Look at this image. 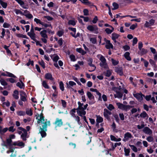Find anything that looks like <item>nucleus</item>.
I'll return each mask as SVG.
<instances>
[{
    "label": "nucleus",
    "mask_w": 157,
    "mask_h": 157,
    "mask_svg": "<svg viewBox=\"0 0 157 157\" xmlns=\"http://www.w3.org/2000/svg\"><path fill=\"white\" fill-rule=\"evenodd\" d=\"M36 119L37 120V122L40 125L44 122L48 121L47 119H45L44 117L42 114H37L36 115Z\"/></svg>",
    "instance_id": "1"
},
{
    "label": "nucleus",
    "mask_w": 157,
    "mask_h": 157,
    "mask_svg": "<svg viewBox=\"0 0 157 157\" xmlns=\"http://www.w3.org/2000/svg\"><path fill=\"white\" fill-rule=\"evenodd\" d=\"M87 29L89 31L95 34L99 33L98 29L95 25H89L87 27Z\"/></svg>",
    "instance_id": "2"
},
{
    "label": "nucleus",
    "mask_w": 157,
    "mask_h": 157,
    "mask_svg": "<svg viewBox=\"0 0 157 157\" xmlns=\"http://www.w3.org/2000/svg\"><path fill=\"white\" fill-rule=\"evenodd\" d=\"M12 142V140L10 138H8L6 139V141L5 144V146L9 148L10 150L7 151L8 153L10 152H12L13 151L14 149L12 148L11 142Z\"/></svg>",
    "instance_id": "3"
},
{
    "label": "nucleus",
    "mask_w": 157,
    "mask_h": 157,
    "mask_svg": "<svg viewBox=\"0 0 157 157\" xmlns=\"http://www.w3.org/2000/svg\"><path fill=\"white\" fill-rule=\"evenodd\" d=\"M46 33L47 31L45 30L42 31L40 33V34L42 37L41 38V40L45 44L47 43V39L48 38Z\"/></svg>",
    "instance_id": "4"
},
{
    "label": "nucleus",
    "mask_w": 157,
    "mask_h": 157,
    "mask_svg": "<svg viewBox=\"0 0 157 157\" xmlns=\"http://www.w3.org/2000/svg\"><path fill=\"white\" fill-rule=\"evenodd\" d=\"M87 95L90 100L89 104L90 105H92L94 103V97L93 95L90 92L88 91L87 93Z\"/></svg>",
    "instance_id": "5"
},
{
    "label": "nucleus",
    "mask_w": 157,
    "mask_h": 157,
    "mask_svg": "<svg viewBox=\"0 0 157 157\" xmlns=\"http://www.w3.org/2000/svg\"><path fill=\"white\" fill-rule=\"evenodd\" d=\"M19 129L22 131L23 132V133L21 135V138L23 140H26L28 134L26 130L21 127H20Z\"/></svg>",
    "instance_id": "6"
},
{
    "label": "nucleus",
    "mask_w": 157,
    "mask_h": 157,
    "mask_svg": "<svg viewBox=\"0 0 157 157\" xmlns=\"http://www.w3.org/2000/svg\"><path fill=\"white\" fill-rule=\"evenodd\" d=\"M133 138V137L132 134L130 132H127L124 134L123 141L126 142Z\"/></svg>",
    "instance_id": "7"
},
{
    "label": "nucleus",
    "mask_w": 157,
    "mask_h": 157,
    "mask_svg": "<svg viewBox=\"0 0 157 157\" xmlns=\"http://www.w3.org/2000/svg\"><path fill=\"white\" fill-rule=\"evenodd\" d=\"M112 114V113L108 109H104V112L103 115L106 118V119L109 121L110 120V117L109 115Z\"/></svg>",
    "instance_id": "8"
},
{
    "label": "nucleus",
    "mask_w": 157,
    "mask_h": 157,
    "mask_svg": "<svg viewBox=\"0 0 157 157\" xmlns=\"http://www.w3.org/2000/svg\"><path fill=\"white\" fill-rule=\"evenodd\" d=\"M133 95L134 97L140 101H142L143 99V97H145L144 95H143L141 93L133 94Z\"/></svg>",
    "instance_id": "9"
},
{
    "label": "nucleus",
    "mask_w": 157,
    "mask_h": 157,
    "mask_svg": "<svg viewBox=\"0 0 157 157\" xmlns=\"http://www.w3.org/2000/svg\"><path fill=\"white\" fill-rule=\"evenodd\" d=\"M46 122H44L43 123H42V124L40 125V127H41L42 128H43L45 131L47 130V128L48 126H50V121H46Z\"/></svg>",
    "instance_id": "10"
},
{
    "label": "nucleus",
    "mask_w": 157,
    "mask_h": 157,
    "mask_svg": "<svg viewBox=\"0 0 157 157\" xmlns=\"http://www.w3.org/2000/svg\"><path fill=\"white\" fill-rule=\"evenodd\" d=\"M20 99L22 101L24 102L26 101L27 95L24 92L22 91L20 92Z\"/></svg>",
    "instance_id": "11"
},
{
    "label": "nucleus",
    "mask_w": 157,
    "mask_h": 157,
    "mask_svg": "<svg viewBox=\"0 0 157 157\" xmlns=\"http://www.w3.org/2000/svg\"><path fill=\"white\" fill-rule=\"evenodd\" d=\"M115 71L120 75L121 76L123 75L124 73L122 68L121 67H115Z\"/></svg>",
    "instance_id": "12"
},
{
    "label": "nucleus",
    "mask_w": 157,
    "mask_h": 157,
    "mask_svg": "<svg viewBox=\"0 0 157 157\" xmlns=\"http://www.w3.org/2000/svg\"><path fill=\"white\" fill-rule=\"evenodd\" d=\"M105 40L106 43L105 48L107 49L113 48V44L110 43V41L105 39Z\"/></svg>",
    "instance_id": "13"
},
{
    "label": "nucleus",
    "mask_w": 157,
    "mask_h": 157,
    "mask_svg": "<svg viewBox=\"0 0 157 157\" xmlns=\"http://www.w3.org/2000/svg\"><path fill=\"white\" fill-rule=\"evenodd\" d=\"M143 131L145 134L150 135L152 133V131L147 127H144L143 130Z\"/></svg>",
    "instance_id": "14"
},
{
    "label": "nucleus",
    "mask_w": 157,
    "mask_h": 157,
    "mask_svg": "<svg viewBox=\"0 0 157 157\" xmlns=\"http://www.w3.org/2000/svg\"><path fill=\"white\" fill-rule=\"evenodd\" d=\"M155 21V20L152 19L150 20L149 22L146 21L145 24H144V26L146 27H148L152 25H154Z\"/></svg>",
    "instance_id": "15"
},
{
    "label": "nucleus",
    "mask_w": 157,
    "mask_h": 157,
    "mask_svg": "<svg viewBox=\"0 0 157 157\" xmlns=\"http://www.w3.org/2000/svg\"><path fill=\"white\" fill-rule=\"evenodd\" d=\"M54 124L56 125V126L60 127L63 124L62 120L57 118L54 123Z\"/></svg>",
    "instance_id": "16"
},
{
    "label": "nucleus",
    "mask_w": 157,
    "mask_h": 157,
    "mask_svg": "<svg viewBox=\"0 0 157 157\" xmlns=\"http://www.w3.org/2000/svg\"><path fill=\"white\" fill-rule=\"evenodd\" d=\"M120 35L115 33H113L112 34V39L114 41L115 43H117V41L116 40L117 39Z\"/></svg>",
    "instance_id": "17"
},
{
    "label": "nucleus",
    "mask_w": 157,
    "mask_h": 157,
    "mask_svg": "<svg viewBox=\"0 0 157 157\" xmlns=\"http://www.w3.org/2000/svg\"><path fill=\"white\" fill-rule=\"evenodd\" d=\"M27 34L30 36L31 39L36 41V34L34 32H29Z\"/></svg>",
    "instance_id": "18"
},
{
    "label": "nucleus",
    "mask_w": 157,
    "mask_h": 157,
    "mask_svg": "<svg viewBox=\"0 0 157 157\" xmlns=\"http://www.w3.org/2000/svg\"><path fill=\"white\" fill-rule=\"evenodd\" d=\"M46 131L43 128H42L41 127H40V129L39 130V133L40 134L42 137H44L46 136L47 134L45 132Z\"/></svg>",
    "instance_id": "19"
},
{
    "label": "nucleus",
    "mask_w": 157,
    "mask_h": 157,
    "mask_svg": "<svg viewBox=\"0 0 157 157\" xmlns=\"http://www.w3.org/2000/svg\"><path fill=\"white\" fill-rule=\"evenodd\" d=\"M45 78L47 79L50 80L51 81L53 80V78L52 77V74L49 73L46 74L45 75Z\"/></svg>",
    "instance_id": "20"
},
{
    "label": "nucleus",
    "mask_w": 157,
    "mask_h": 157,
    "mask_svg": "<svg viewBox=\"0 0 157 157\" xmlns=\"http://www.w3.org/2000/svg\"><path fill=\"white\" fill-rule=\"evenodd\" d=\"M76 110V109L74 108L71 109L70 112V113L71 115V116L75 118V119H76V117H78V116H75V114Z\"/></svg>",
    "instance_id": "21"
},
{
    "label": "nucleus",
    "mask_w": 157,
    "mask_h": 157,
    "mask_svg": "<svg viewBox=\"0 0 157 157\" xmlns=\"http://www.w3.org/2000/svg\"><path fill=\"white\" fill-rule=\"evenodd\" d=\"M85 109L77 110V113L80 116L82 115H85L86 114V112L84 110Z\"/></svg>",
    "instance_id": "22"
},
{
    "label": "nucleus",
    "mask_w": 157,
    "mask_h": 157,
    "mask_svg": "<svg viewBox=\"0 0 157 157\" xmlns=\"http://www.w3.org/2000/svg\"><path fill=\"white\" fill-rule=\"evenodd\" d=\"M100 60L101 61V63H100V65L102 64H105L106 63V60L105 57L102 55L101 56Z\"/></svg>",
    "instance_id": "23"
},
{
    "label": "nucleus",
    "mask_w": 157,
    "mask_h": 157,
    "mask_svg": "<svg viewBox=\"0 0 157 157\" xmlns=\"http://www.w3.org/2000/svg\"><path fill=\"white\" fill-rule=\"evenodd\" d=\"M129 146L135 152H137L138 150L140 151V149H138V150L137 148L134 145L129 144Z\"/></svg>",
    "instance_id": "24"
},
{
    "label": "nucleus",
    "mask_w": 157,
    "mask_h": 157,
    "mask_svg": "<svg viewBox=\"0 0 157 157\" xmlns=\"http://www.w3.org/2000/svg\"><path fill=\"white\" fill-rule=\"evenodd\" d=\"M78 108L76 109L77 110L84 109V106L83 107V103H81L80 101L78 102Z\"/></svg>",
    "instance_id": "25"
},
{
    "label": "nucleus",
    "mask_w": 157,
    "mask_h": 157,
    "mask_svg": "<svg viewBox=\"0 0 157 157\" xmlns=\"http://www.w3.org/2000/svg\"><path fill=\"white\" fill-rule=\"evenodd\" d=\"M130 53L128 52H126L124 54V56L125 58L128 61L131 60V58L129 56Z\"/></svg>",
    "instance_id": "26"
},
{
    "label": "nucleus",
    "mask_w": 157,
    "mask_h": 157,
    "mask_svg": "<svg viewBox=\"0 0 157 157\" xmlns=\"http://www.w3.org/2000/svg\"><path fill=\"white\" fill-rule=\"evenodd\" d=\"M123 94L119 92H117L116 94H114L115 98H121L122 97Z\"/></svg>",
    "instance_id": "27"
},
{
    "label": "nucleus",
    "mask_w": 157,
    "mask_h": 157,
    "mask_svg": "<svg viewBox=\"0 0 157 157\" xmlns=\"http://www.w3.org/2000/svg\"><path fill=\"white\" fill-rule=\"evenodd\" d=\"M67 87L68 88H69L71 86H73L74 85H76V83L73 81H70L69 82L68 84V83H67Z\"/></svg>",
    "instance_id": "28"
},
{
    "label": "nucleus",
    "mask_w": 157,
    "mask_h": 157,
    "mask_svg": "<svg viewBox=\"0 0 157 157\" xmlns=\"http://www.w3.org/2000/svg\"><path fill=\"white\" fill-rule=\"evenodd\" d=\"M96 121L98 123H101L103 121V119L102 117L99 116H96Z\"/></svg>",
    "instance_id": "29"
},
{
    "label": "nucleus",
    "mask_w": 157,
    "mask_h": 157,
    "mask_svg": "<svg viewBox=\"0 0 157 157\" xmlns=\"http://www.w3.org/2000/svg\"><path fill=\"white\" fill-rule=\"evenodd\" d=\"M13 96L15 99H18L19 98L18 91L17 90H15L14 91Z\"/></svg>",
    "instance_id": "30"
},
{
    "label": "nucleus",
    "mask_w": 157,
    "mask_h": 157,
    "mask_svg": "<svg viewBox=\"0 0 157 157\" xmlns=\"http://www.w3.org/2000/svg\"><path fill=\"white\" fill-rule=\"evenodd\" d=\"M111 29H110L109 28H106L105 29V32L108 34H110L114 30V28L113 27H112V26H111Z\"/></svg>",
    "instance_id": "31"
},
{
    "label": "nucleus",
    "mask_w": 157,
    "mask_h": 157,
    "mask_svg": "<svg viewBox=\"0 0 157 157\" xmlns=\"http://www.w3.org/2000/svg\"><path fill=\"white\" fill-rule=\"evenodd\" d=\"M132 106L129 105H124L123 109L122 110H124L126 111H127L129 110L132 108Z\"/></svg>",
    "instance_id": "32"
},
{
    "label": "nucleus",
    "mask_w": 157,
    "mask_h": 157,
    "mask_svg": "<svg viewBox=\"0 0 157 157\" xmlns=\"http://www.w3.org/2000/svg\"><path fill=\"white\" fill-rule=\"evenodd\" d=\"M76 51L78 52L81 53L83 55L85 54L86 53V52L84 51L81 48H77Z\"/></svg>",
    "instance_id": "33"
},
{
    "label": "nucleus",
    "mask_w": 157,
    "mask_h": 157,
    "mask_svg": "<svg viewBox=\"0 0 157 157\" xmlns=\"http://www.w3.org/2000/svg\"><path fill=\"white\" fill-rule=\"evenodd\" d=\"M88 0H80L84 4L88 5L93 6V5L90 2L88 1Z\"/></svg>",
    "instance_id": "34"
},
{
    "label": "nucleus",
    "mask_w": 157,
    "mask_h": 157,
    "mask_svg": "<svg viewBox=\"0 0 157 157\" xmlns=\"http://www.w3.org/2000/svg\"><path fill=\"white\" fill-rule=\"evenodd\" d=\"M140 52L141 55H143L146 54L148 51L147 50L144 48H142L140 50Z\"/></svg>",
    "instance_id": "35"
},
{
    "label": "nucleus",
    "mask_w": 157,
    "mask_h": 157,
    "mask_svg": "<svg viewBox=\"0 0 157 157\" xmlns=\"http://www.w3.org/2000/svg\"><path fill=\"white\" fill-rule=\"evenodd\" d=\"M110 138H111V140H113V141H121V138H118V139L116 138L114 136H112V135H111L110 136Z\"/></svg>",
    "instance_id": "36"
},
{
    "label": "nucleus",
    "mask_w": 157,
    "mask_h": 157,
    "mask_svg": "<svg viewBox=\"0 0 157 157\" xmlns=\"http://www.w3.org/2000/svg\"><path fill=\"white\" fill-rule=\"evenodd\" d=\"M26 113L29 116H32L33 114V112L31 109H26Z\"/></svg>",
    "instance_id": "37"
},
{
    "label": "nucleus",
    "mask_w": 157,
    "mask_h": 157,
    "mask_svg": "<svg viewBox=\"0 0 157 157\" xmlns=\"http://www.w3.org/2000/svg\"><path fill=\"white\" fill-rule=\"evenodd\" d=\"M140 116L144 118L146 117L147 118L148 117L147 113L144 111L143 112L140 114Z\"/></svg>",
    "instance_id": "38"
},
{
    "label": "nucleus",
    "mask_w": 157,
    "mask_h": 157,
    "mask_svg": "<svg viewBox=\"0 0 157 157\" xmlns=\"http://www.w3.org/2000/svg\"><path fill=\"white\" fill-rule=\"evenodd\" d=\"M113 8H112L113 10H114L117 9L119 8L118 5L115 2H114L113 3Z\"/></svg>",
    "instance_id": "39"
},
{
    "label": "nucleus",
    "mask_w": 157,
    "mask_h": 157,
    "mask_svg": "<svg viewBox=\"0 0 157 157\" xmlns=\"http://www.w3.org/2000/svg\"><path fill=\"white\" fill-rule=\"evenodd\" d=\"M112 74V71L110 70H107L105 73V75L107 77L110 76Z\"/></svg>",
    "instance_id": "40"
},
{
    "label": "nucleus",
    "mask_w": 157,
    "mask_h": 157,
    "mask_svg": "<svg viewBox=\"0 0 157 157\" xmlns=\"http://www.w3.org/2000/svg\"><path fill=\"white\" fill-rule=\"evenodd\" d=\"M116 105L118 108L123 109L124 105L119 102L117 103Z\"/></svg>",
    "instance_id": "41"
},
{
    "label": "nucleus",
    "mask_w": 157,
    "mask_h": 157,
    "mask_svg": "<svg viewBox=\"0 0 157 157\" xmlns=\"http://www.w3.org/2000/svg\"><path fill=\"white\" fill-rule=\"evenodd\" d=\"M107 108L109 110H112L113 109H114V106L111 104H109L108 105H106Z\"/></svg>",
    "instance_id": "42"
},
{
    "label": "nucleus",
    "mask_w": 157,
    "mask_h": 157,
    "mask_svg": "<svg viewBox=\"0 0 157 157\" xmlns=\"http://www.w3.org/2000/svg\"><path fill=\"white\" fill-rule=\"evenodd\" d=\"M59 59V57L56 54L54 55V57L53 58V61L55 62H57Z\"/></svg>",
    "instance_id": "43"
},
{
    "label": "nucleus",
    "mask_w": 157,
    "mask_h": 157,
    "mask_svg": "<svg viewBox=\"0 0 157 157\" xmlns=\"http://www.w3.org/2000/svg\"><path fill=\"white\" fill-rule=\"evenodd\" d=\"M68 24L75 25L76 24V21L74 20H70L68 22Z\"/></svg>",
    "instance_id": "44"
},
{
    "label": "nucleus",
    "mask_w": 157,
    "mask_h": 157,
    "mask_svg": "<svg viewBox=\"0 0 157 157\" xmlns=\"http://www.w3.org/2000/svg\"><path fill=\"white\" fill-rule=\"evenodd\" d=\"M59 86L60 89L62 91L64 90V84L61 81L59 82Z\"/></svg>",
    "instance_id": "45"
},
{
    "label": "nucleus",
    "mask_w": 157,
    "mask_h": 157,
    "mask_svg": "<svg viewBox=\"0 0 157 157\" xmlns=\"http://www.w3.org/2000/svg\"><path fill=\"white\" fill-rule=\"evenodd\" d=\"M0 4L3 8H6V7L7 4L6 3L3 2L2 0H0Z\"/></svg>",
    "instance_id": "46"
},
{
    "label": "nucleus",
    "mask_w": 157,
    "mask_h": 157,
    "mask_svg": "<svg viewBox=\"0 0 157 157\" xmlns=\"http://www.w3.org/2000/svg\"><path fill=\"white\" fill-rule=\"evenodd\" d=\"M124 151L125 154L126 156H128L129 155L130 153V149H126V148H124Z\"/></svg>",
    "instance_id": "47"
},
{
    "label": "nucleus",
    "mask_w": 157,
    "mask_h": 157,
    "mask_svg": "<svg viewBox=\"0 0 157 157\" xmlns=\"http://www.w3.org/2000/svg\"><path fill=\"white\" fill-rule=\"evenodd\" d=\"M16 36L18 37H22L23 38L27 39L28 37L25 35H23L21 34H17Z\"/></svg>",
    "instance_id": "48"
},
{
    "label": "nucleus",
    "mask_w": 157,
    "mask_h": 157,
    "mask_svg": "<svg viewBox=\"0 0 157 157\" xmlns=\"http://www.w3.org/2000/svg\"><path fill=\"white\" fill-rule=\"evenodd\" d=\"M75 120L77 121L78 124L79 125H80L79 126V128H81L82 127V124H81L80 121V118L78 117H76V119H75Z\"/></svg>",
    "instance_id": "49"
},
{
    "label": "nucleus",
    "mask_w": 157,
    "mask_h": 157,
    "mask_svg": "<svg viewBox=\"0 0 157 157\" xmlns=\"http://www.w3.org/2000/svg\"><path fill=\"white\" fill-rule=\"evenodd\" d=\"M17 86L20 87V88H22L24 86V84L22 82H18L17 84Z\"/></svg>",
    "instance_id": "50"
},
{
    "label": "nucleus",
    "mask_w": 157,
    "mask_h": 157,
    "mask_svg": "<svg viewBox=\"0 0 157 157\" xmlns=\"http://www.w3.org/2000/svg\"><path fill=\"white\" fill-rule=\"evenodd\" d=\"M14 11L16 14H20L22 15V14H23V13L19 10H14Z\"/></svg>",
    "instance_id": "51"
},
{
    "label": "nucleus",
    "mask_w": 157,
    "mask_h": 157,
    "mask_svg": "<svg viewBox=\"0 0 157 157\" xmlns=\"http://www.w3.org/2000/svg\"><path fill=\"white\" fill-rule=\"evenodd\" d=\"M42 85L43 87L45 88L48 89L49 87L47 84L46 82L45 81H43L42 82Z\"/></svg>",
    "instance_id": "52"
},
{
    "label": "nucleus",
    "mask_w": 157,
    "mask_h": 157,
    "mask_svg": "<svg viewBox=\"0 0 157 157\" xmlns=\"http://www.w3.org/2000/svg\"><path fill=\"white\" fill-rule=\"evenodd\" d=\"M34 21L36 23V24H39L41 25L43 22L41 21L40 20L36 18H35L34 19Z\"/></svg>",
    "instance_id": "53"
},
{
    "label": "nucleus",
    "mask_w": 157,
    "mask_h": 157,
    "mask_svg": "<svg viewBox=\"0 0 157 157\" xmlns=\"http://www.w3.org/2000/svg\"><path fill=\"white\" fill-rule=\"evenodd\" d=\"M111 61L112 62V64L114 65L115 66L117 65L118 63V61H116L115 60H114L113 59H111Z\"/></svg>",
    "instance_id": "54"
},
{
    "label": "nucleus",
    "mask_w": 157,
    "mask_h": 157,
    "mask_svg": "<svg viewBox=\"0 0 157 157\" xmlns=\"http://www.w3.org/2000/svg\"><path fill=\"white\" fill-rule=\"evenodd\" d=\"M17 114L20 116H24L25 115V112L19 111L17 112Z\"/></svg>",
    "instance_id": "55"
},
{
    "label": "nucleus",
    "mask_w": 157,
    "mask_h": 157,
    "mask_svg": "<svg viewBox=\"0 0 157 157\" xmlns=\"http://www.w3.org/2000/svg\"><path fill=\"white\" fill-rule=\"evenodd\" d=\"M111 127L112 128L113 131H116V125L115 123L113 122L112 124L111 125Z\"/></svg>",
    "instance_id": "56"
},
{
    "label": "nucleus",
    "mask_w": 157,
    "mask_h": 157,
    "mask_svg": "<svg viewBox=\"0 0 157 157\" xmlns=\"http://www.w3.org/2000/svg\"><path fill=\"white\" fill-rule=\"evenodd\" d=\"M153 138L151 136H148L146 139L149 142H151L153 140Z\"/></svg>",
    "instance_id": "57"
},
{
    "label": "nucleus",
    "mask_w": 157,
    "mask_h": 157,
    "mask_svg": "<svg viewBox=\"0 0 157 157\" xmlns=\"http://www.w3.org/2000/svg\"><path fill=\"white\" fill-rule=\"evenodd\" d=\"M1 84L3 86H6L7 84L6 82L5 81L4 79H2L0 80Z\"/></svg>",
    "instance_id": "58"
},
{
    "label": "nucleus",
    "mask_w": 157,
    "mask_h": 157,
    "mask_svg": "<svg viewBox=\"0 0 157 157\" xmlns=\"http://www.w3.org/2000/svg\"><path fill=\"white\" fill-rule=\"evenodd\" d=\"M137 25L136 23L135 24H133L132 25H131L130 27V29L132 30H134V29L136 27H137Z\"/></svg>",
    "instance_id": "59"
},
{
    "label": "nucleus",
    "mask_w": 157,
    "mask_h": 157,
    "mask_svg": "<svg viewBox=\"0 0 157 157\" xmlns=\"http://www.w3.org/2000/svg\"><path fill=\"white\" fill-rule=\"evenodd\" d=\"M137 39L136 37H134L133 40L132 41V45L134 46L135 44H136L137 42Z\"/></svg>",
    "instance_id": "60"
},
{
    "label": "nucleus",
    "mask_w": 157,
    "mask_h": 157,
    "mask_svg": "<svg viewBox=\"0 0 157 157\" xmlns=\"http://www.w3.org/2000/svg\"><path fill=\"white\" fill-rule=\"evenodd\" d=\"M25 17L29 19L32 18L33 17V15L29 13H27V14H25Z\"/></svg>",
    "instance_id": "61"
},
{
    "label": "nucleus",
    "mask_w": 157,
    "mask_h": 157,
    "mask_svg": "<svg viewBox=\"0 0 157 157\" xmlns=\"http://www.w3.org/2000/svg\"><path fill=\"white\" fill-rule=\"evenodd\" d=\"M39 64L43 67V68H45V64L43 60L39 62Z\"/></svg>",
    "instance_id": "62"
},
{
    "label": "nucleus",
    "mask_w": 157,
    "mask_h": 157,
    "mask_svg": "<svg viewBox=\"0 0 157 157\" xmlns=\"http://www.w3.org/2000/svg\"><path fill=\"white\" fill-rule=\"evenodd\" d=\"M61 101L62 106L64 108H65L66 107L67 105L66 102L64 100H62Z\"/></svg>",
    "instance_id": "63"
},
{
    "label": "nucleus",
    "mask_w": 157,
    "mask_h": 157,
    "mask_svg": "<svg viewBox=\"0 0 157 157\" xmlns=\"http://www.w3.org/2000/svg\"><path fill=\"white\" fill-rule=\"evenodd\" d=\"M90 41L93 44H95L96 42V40L95 38H92L90 39Z\"/></svg>",
    "instance_id": "64"
}]
</instances>
